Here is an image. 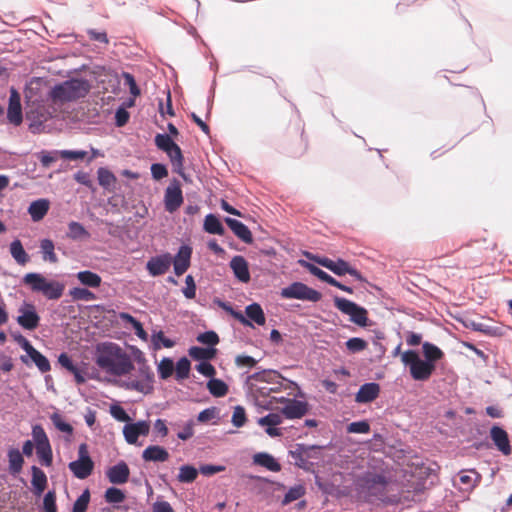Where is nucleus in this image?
<instances>
[{
  "label": "nucleus",
  "mask_w": 512,
  "mask_h": 512,
  "mask_svg": "<svg viewBox=\"0 0 512 512\" xmlns=\"http://www.w3.org/2000/svg\"><path fill=\"white\" fill-rule=\"evenodd\" d=\"M423 358L415 350H407L401 354L402 363L409 368L410 376L415 381L425 382L430 379L436 369V364L443 359L444 352L431 342L422 344Z\"/></svg>",
  "instance_id": "1"
},
{
  "label": "nucleus",
  "mask_w": 512,
  "mask_h": 512,
  "mask_svg": "<svg viewBox=\"0 0 512 512\" xmlns=\"http://www.w3.org/2000/svg\"><path fill=\"white\" fill-rule=\"evenodd\" d=\"M95 362L100 369L114 376L126 375L134 369L130 356L112 342L97 347Z\"/></svg>",
  "instance_id": "2"
},
{
  "label": "nucleus",
  "mask_w": 512,
  "mask_h": 512,
  "mask_svg": "<svg viewBox=\"0 0 512 512\" xmlns=\"http://www.w3.org/2000/svg\"><path fill=\"white\" fill-rule=\"evenodd\" d=\"M90 90L88 80L73 78L55 85L51 91V97L61 102H71L84 98Z\"/></svg>",
  "instance_id": "3"
},
{
  "label": "nucleus",
  "mask_w": 512,
  "mask_h": 512,
  "mask_svg": "<svg viewBox=\"0 0 512 512\" xmlns=\"http://www.w3.org/2000/svg\"><path fill=\"white\" fill-rule=\"evenodd\" d=\"M23 283L33 292H41L48 300H58L62 297L65 285L59 281H48L42 274L31 272L23 277Z\"/></svg>",
  "instance_id": "4"
},
{
  "label": "nucleus",
  "mask_w": 512,
  "mask_h": 512,
  "mask_svg": "<svg viewBox=\"0 0 512 512\" xmlns=\"http://www.w3.org/2000/svg\"><path fill=\"white\" fill-rule=\"evenodd\" d=\"M334 305L343 314L348 315L351 322L360 327H366L368 325V312L364 307L351 300L338 296L334 297Z\"/></svg>",
  "instance_id": "5"
},
{
  "label": "nucleus",
  "mask_w": 512,
  "mask_h": 512,
  "mask_svg": "<svg viewBox=\"0 0 512 512\" xmlns=\"http://www.w3.org/2000/svg\"><path fill=\"white\" fill-rule=\"evenodd\" d=\"M280 295L285 299L306 300L311 302H318L322 298V294L319 291L308 287L302 282H293L287 287L282 288Z\"/></svg>",
  "instance_id": "6"
},
{
  "label": "nucleus",
  "mask_w": 512,
  "mask_h": 512,
  "mask_svg": "<svg viewBox=\"0 0 512 512\" xmlns=\"http://www.w3.org/2000/svg\"><path fill=\"white\" fill-rule=\"evenodd\" d=\"M184 198L181 190L180 182L174 178L165 189L164 206L169 213H174L183 204Z\"/></svg>",
  "instance_id": "7"
},
{
  "label": "nucleus",
  "mask_w": 512,
  "mask_h": 512,
  "mask_svg": "<svg viewBox=\"0 0 512 512\" xmlns=\"http://www.w3.org/2000/svg\"><path fill=\"white\" fill-rule=\"evenodd\" d=\"M18 313L16 321L23 329L33 331L39 326L40 316L32 303L24 302Z\"/></svg>",
  "instance_id": "8"
},
{
  "label": "nucleus",
  "mask_w": 512,
  "mask_h": 512,
  "mask_svg": "<svg viewBox=\"0 0 512 512\" xmlns=\"http://www.w3.org/2000/svg\"><path fill=\"white\" fill-rule=\"evenodd\" d=\"M321 449L322 446L319 445L297 443L294 450L289 451V455L294 460V464L297 467L307 470L309 466L308 459L314 458L313 452Z\"/></svg>",
  "instance_id": "9"
},
{
  "label": "nucleus",
  "mask_w": 512,
  "mask_h": 512,
  "mask_svg": "<svg viewBox=\"0 0 512 512\" xmlns=\"http://www.w3.org/2000/svg\"><path fill=\"white\" fill-rule=\"evenodd\" d=\"M277 401L284 403L281 414L287 419H300L308 412L309 405L306 401L280 397Z\"/></svg>",
  "instance_id": "10"
},
{
  "label": "nucleus",
  "mask_w": 512,
  "mask_h": 512,
  "mask_svg": "<svg viewBox=\"0 0 512 512\" xmlns=\"http://www.w3.org/2000/svg\"><path fill=\"white\" fill-rule=\"evenodd\" d=\"M7 119L14 126H19L23 121L21 96L16 88H10Z\"/></svg>",
  "instance_id": "11"
},
{
  "label": "nucleus",
  "mask_w": 512,
  "mask_h": 512,
  "mask_svg": "<svg viewBox=\"0 0 512 512\" xmlns=\"http://www.w3.org/2000/svg\"><path fill=\"white\" fill-rule=\"evenodd\" d=\"M172 260L173 257L170 253H163L151 257L146 263V269L153 277L163 275L169 270Z\"/></svg>",
  "instance_id": "12"
},
{
  "label": "nucleus",
  "mask_w": 512,
  "mask_h": 512,
  "mask_svg": "<svg viewBox=\"0 0 512 512\" xmlns=\"http://www.w3.org/2000/svg\"><path fill=\"white\" fill-rule=\"evenodd\" d=\"M279 379H283L281 375L275 370H262L255 372L246 377L245 386L248 391L253 388V386H258L257 383H266V384H279Z\"/></svg>",
  "instance_id": "13"
},
{
  "label": "nucleus",
  "mask_w": 512,
  "mask_h": 512,
  "mask_svg": "<svg viewBox=\"0 0 512 512\" xmlns=\"http://www.w3.org/2000/svg\"><path fill=\"white\" fill-rule=\"evenodd\" d=\"M150 424L148 421L140 420L135 423L126 424L123 428V435L127 443L135 444L139 436L148 435Z\"/></svg>",
  "instance_id": "14"
},
{
  "label": "nucleus",
  "mask_w": 512,
  "mask_h": 512,
  "mask_svg": "<svg viewBox=\"0 0 512 512\" xmlns=\"http://www.w3.org/2000/svg\"><path fill=\"white\" fill-rule=\"evenodd\" d=\"M192 248L189 245H181L176 256L173 258L172 263L174 266V273L177 276L183 275L191 264Z\"/></svg>",
  "instance_id": "15"
},
{
  "label": "nucleus",
  "mask_w": 512,
  "mask_h": 512,
  "mask_svg": "<svg viewBox=\"0 0 512 512\" xmlns=\"http://www.w3.org/2000/svg\"><path fill=\"white\" fill-rule=\"evenodd\" d=\"M490 437L496 446V448L503 454V455H510L511 454V445L508 433L505 429L498 425L492 426L490 429Z\"/></svg>",
  "instance_id": "16"
},
{
  "label": "nucleus",
  "mask_w": 512,
  "mask_h": 512,
  "mask_svg": "<svg viewBox=\"0 0 512 512\" xmlns=\"http://www.w3.org/2000/svg\"><path fill=\"white\" fill-rule=\"evenodd\" d=\"M130 470L126 462L119 461L106 471L108 480L115 485H121L128 481Z\"/></svg>",
  "instance_id": "17"
},
{
  "label": "nucleus",
  "mask_w": 512,
  "mask_h": 512,
  "mask_svg": "<svg viewBox=\"0 0 512 512\" xmlns=\"http://www.w3.org/2000/svg\"><path fill=\"white\" fill-rule=\"evenodd\" d=\"M380 394V385L376 382L364 383L360 386L355 396V401L366 404L374 401Z\"/></svg>",
  "instance_id": "18"
},
{
  "label": "nucleus",
  "mask_w": 512,
  "mask_h": 512,
  "mask_svg": "<svg viewBox=\"0 0 512 512\" xmlns=\"http://www.w3.org/2000/svg\"><path fill=\"white\" fill-rule=\"evenodd\" d=\"M230 268L232 269L234 276L241 282L247 283L250 280V272L248 262L241 255L234 256L230 261Z\"/></svg>",
  "instance_id": "19"
},
{
  "label": "nucleus",
  "mask_w": 512,
  "mask_h": 512,
  "mask_svg": "<svg viewBox=\"0 0 512 512\" xmlns=\"http://www.w3.org/2000/svg\"><path fill=\"white\" fill-rule=\"evenodd\" d=\"M227 226L232 230V232L244 243L251 244L253 242V236L250 229L241 221L226 217L224 219Z\"/></svg>",
  "instance_id": "20"
},
{
  "label": "nucleus",
  "mask_w": 512,
  "mask_h": 512,
  "mask_svg": "<svg viewBox=\"0 0 512 512\" xmlns=\"http://www.w3.org/2000/svg\"><path fill=\"white\" fill-rule=\"evenodd\" d=\"M314 260L321 266L327 268L337 276H343L346 274L349 263L341 258L332 260L328 257H316Z\"/></svg>",
  "instance_id": "21"
},
{
  "label": "nucleus",
  "mask_w": 512,
  "mask_h": 512,
  "mask_svg": "<svg viewBox=\"0 0 512 512\" xmlns=\"http://www.w3.org/2000/svg\"><path fill=\"white\" fill-rule=\"evenodd\" d=\"M68 468L76 478L86 479L91 475L94 463L92 459H87V461L75 460L68 464Z\"/></svg>",
  "instance_id": "22"
},
{
  "label": "nucleus",
  "mask_w": 512,
  "mask_h": 512,
  "mask_svg": "<svg viewBox=\"0 0 512 512\" xmlns=\"http://www.w3.org/2000/svg\"><path fill=\"white\" fill-rule=\"evenodd\" d=\"M142 458L146 462H165L169 459V453L162 446L150 445L142 452Z\"/></svg>",
  "instance_id": "23"
},
{
  "label": "nucleus",
  "mask_w": 512,
  "mask_h": 512,
  "mask_svg": "<svg viewBox=\"0 0 512 512\" xmlns=\"http://www.w3.org/2000/svg\"><path fill=\"white\" fill-rule=\"evenodd\" d=\"M49 201L47 199H38L33 201L28 207V213L34 222L42 220L49 210Z\"/></svg>",
  "instance_id": "24"
},
{
  "label": "nucleus",
  "mask_w": 512,
  "mask_h": 512,
  "mask_svg": "<svg viewBox=\"0 0 512 512\" xmlns=\"http://www.w3.org/2000/svg\"><path fill=\"white\" fill-rule=\"evenodd\" d=\"M253 461L271 472H279L281 470L280 463L269 453L260 452L254 455Z\"/></svg>",
  "instance_id": "25"
},
{
  "label": "nucleus",
  "mask_w": 512,
  "mask_h": 512,
  "mask_svg": "<svg viewBox=\"0 0 512 512\" xmlns=\"http://www.w3.org/2000/svg\"><path fill=\"white\" fill-rule=\"evenodd\" d=\"M32 473V486L34 488V494L40 496L47 486V476L46 474L37 466L33 465L31 467Z\"/></svg>",
  "instance_id": "26"
},
{
  "label": "nucleus",
  "mask_w": 512,
  "mask_h": 512,
  "mask_svg": "<svg viewBox=\"0 0 512 512\" xmlns=\"http://www.w3.org/2000/svg\"><path fill=\"white\" fill-rule=\"evenodd\" d=\"M139 355L137 356V361L139 363L138 367V377L140 378L143 383H146L149 385V387H153L154 383V373L149 367V365L146 363L145 358L141 351H138Z\"/></svg>",
  "instance_id": "27"
},
{
  "label": "nucleus",
  "mask_w": 512,
  "mask_h": 512,
  "mask_svg": "<svg viewBox=\"0 0 512 512\" xmlns=\"http://www.w3.org/2000/svg\"><path fill=\"white\" fill-rule=\"evenodd\" d=\"M9 462V472L11 475H18L23 467L24 458L22 453L17 448H10L7 452Z\"/></svg>",
  "instance_id": "28"
},
{
  "label": "nucleus",
  "mask_w": 512,
  "mask_h": 512,
  "mask_svg": "<svg viewBox=\"0 0 512 512\" xmlns=\"http://www.w3.org/2000/svg\"><path fill=\"white\" fill-rule=\"evenodd\" d=\"M99 185L106 191L113 192L117 182L116 176L106 167H100L97 170Z\"/></svg>",
  "instance_id": "29"
},
{
  "label": "nucleus",
  "mask_w": 512,
  "mask_h": 512,
  "mask_svg": "<svg viewBox=\"0 0 512 512\" xmlns=\"http://www.w3.org/2000/svg\"><path fill=\"white\" fill-rule=\"evenodd\" d=\"M203 229L209 234H215L220 236L225 234V228L222 225L221 221L216 215L212 213L205 216Z\"/></svg>",
  "instance_id": "30"
},
{
  "label": "nucleus",
  "mask_w": 512,
  "mask_h": 512,
  "mask_svg": "<svg viewBox=\"0 0 512 512\" xmlns=\"http://www.w3.org/2000/svg\"><path fill=\"white\" fill-rule=\"evenodd\" d=\"M76 276L82 285L90 288H98L102 282L101 277L90 270L80 271Z\"/></svg>",
  "instance_id": "31"
},
{
  "label": "nucleus",
  "mask_w": 512,
  "mask_h": 512,
  "mask_svg": "<svg viewBox=\"0 0 512 512\" xmlns=\"http://www.w3.org/2000/svg\"><path fill=\"white\" fill-rule=\"evenodd\" d=\"M246 318L249 321H254L258 325H264L266 322V318L263 312L262 307L258 303H251L249 304L246 309Z\"/></svg>",
  "instance_id": "32"
},
{
  "label": "nucleus",
  "mask_w": 512,
  "mask_h": 512,
  "mask_svg": "<svg viewBox=\"0 0 512 512\" xmlns=\"http://www.w3.org/2000/svg\"><path fill=\"white\" fill-rule=\"evenodd\" d=\"M10 253L14 260L20 265H24L29 261V256L19 239H15L11 242Z\"/></svg>",
  "instance_id": "33"
},
{
  "label": "nucleus",
  "mask_w": 512,
  "mask_h": 512,
  "mask_svg": "<svg viewBox=\"0 0 512 512\" xmlns=\"http://www.w3.org/2000/svg\"><path fill=\"white\" fill-rule=\"evenodd\" d=\"M458 476L460 483L463 485L462 490L465 491L472 490L480 479V475L475 470L460 471Z\"/></svg>",
  "instance_id": "34"
},
{
  "label": "nucleus",
  "mask_w": 512,
  "mask_h": 512,
  "mask_svg": "<svg viewBox=\"0 0 512 512\" xmlns=\"http://www.w3.org/2000/svg\"><path fill=\"white\" fill-rule=\"evenodd\" d=\"M54 249L55 247L52 240L45 238L40 241V250L44 261H48L50 263H56L58 261Z\"/></svg>",
  "instance_id": "35"
},
{
  "label": "nucleus",
  "mask_w": 512,
  "mask_h": 512,
  "mask_svg": "<svg viewBox=\"0 0 512 512\" xmlns=\"http://www.w3.org/2000/svg\"><path fill=\"white\" fill-rule=\"evenodd\" d=\"M207 389L214 397H223L228 392V385L223 380L212 377L207 382Z\"/></svg>",
  "instance_id": "36"
},
{
  "label": "nucleus",
  "mask_w": 512,
  "mask_h": 512,
  "mask_svg": "<svg viewBox=\"0 0 512 512\" xmlns=\"http://www.w3.org/2000/svg\"><path fill=\"white\" fill-rule=\"evenodd\" d=\"M36 454L41 465L49 467L53 462V453L50 443L45 445H36Z\"/></svg>",
  "instance_id": "37"
},
{
  "label": "nucleus",
  "mask_w": 512,
  "mask_h": 512,
  "mask_svg": "<svg viewBox=\"0 0 512 512\" xmlns=\"http://www.w3.org/2000/svg\"><path fill=\"white\" fill-rule=\"evenodd\" d=\"M199 471L192 465H182L179 468L177 479L180 483H192L196 480Z\"/></svg>",
  "instance_id": "38"
},
{
  "label": "nucleus",
  "mask_w": 512,
  "mask_h": 512,
  "mask_svg": "<svg viewBox=\"0 0 512 512\" xmlns=\"http://www.w3.org/2000/svg\"><path fill=\"white\" fill-rule=\"evenodd\" d=\"M67 236L72 240H79L83 238H88L90 234L81 223L71 221L68 224Z\"/></svg>",
  "instance_id": "39"
},
{
  "label": "nucleus",
  "mask_w": 512,
  "mask_h": 512,
  "mask_svg": "<svg viewBox=\"0 0 512 512\" xmlns=\"http://www.w3.org/2000/svg\"><path fill=\"white\" fill-rule=\"evenodd\" d=\"M215 354L214 348H203L198 346H193L189 349V355L199 361H207L213 358Z\"/></svg>",
  "instance_id": "40"
},
{
  "label": "nucleus",
  "mask_w": 512,
  "mask_h": 512,
  "mask_svg": "<svg viewBox=\"0 0 512 512\" xmlns=\"http://www.w3.org/2000/svg\"><path fill=\"white\" fill-rule=\"evenodd\" d=\"M175 376L177 380L188 378L191 369V362L187 357L180 358L175 366Z\"/></svg>",
  "instance_id": "41"
},
{
  "label": "nucleus",
  "mask_w": 512,
  "mask_h": 512,
  "mask_svg": "<svg viewBox=\"0 0 512 512\" xmlns=\"http://www.w3.org/2000/svg\"><path fill=\"white\" fill-rule=\"evenodd\" d=\"M31 360L35 363L40 372L46 373L51 369L50 362L46 356L35 349L31 354L28 355Z\"/></svg>",
  "instance_id": "42"
},
{
  "label": "nucleus",
  "mask_w": 512,
  "mask_h": 512,
  "mask_svg": "<svg viewBox=\"0 0 512 512\" xmlns=\"http://www.w3.org/2000/svg\"><path fill=\"white\" fill-rule=\"evenodd\" d=\"M50 419L57 430L67 434L68 436H72L74 431L73 426L66 422L59 413H53L50 416Z\"/></svg>",
  "instance_id": "43"
},
{
  "label": "nucleus",
  "mask_w": 512,
  "mask_h": 512,
  "mask_svg": "<svg viewBox=\"0 0 512 512\" xmlns=\"http://www.w3.org/2000/svg\"><path fill=\"white\" fill-rule=\"evenodd\" d=\"M69 294L73 300H82L87 302L96 300L95 293L87 288L74 287L69 291Z\"/></svg>",
  "instance_id": "44"
},
{
  "label": "nucleus",
  "mask_w": 512,
  "mask_h": 512,
  "mask_svg": "<svg viewBox=\"0 0 512 512\" xmlns=\"http://www.w3.org/2000/svg\"><path fill=\"white\" fill-rule=\"evenodd\" d=\"M125 497L126 496H125L124 491L117 487H114V486L109 487L105 491V495H104L105 501L110 504L121 503L125 500Z\"/></svg>",
  "instance_id": "45"
},
{
  "label": "nucleus",
  "mask_w": 512,
  "mask_h": 512,
  "mask_svg": "<svg viewBox=\"0 0 512 512\" xmlns=\"http://www.w3.org/2000/svg\"><path fill=\"white\" fill-rule=\"evenodd\" d=\"M155 144L160 150L166 154H170V149L174 147L175 142L169 134L159 133L155 136Z\"/></svg>",
  "instance_id": "46"
},
{
  "label": "nucleus",
  "mask_w": 512,
  "mask_h": 512,
  "mask_svg": "<svg viewBox=\"0 0 512 512\" xmlns=\"http://www.w3.org/2000/svg\"><path fill=\"white\" fill-rule=\"evenodd\" d=\"M305 494V487L301 484L295 485L286 492L282 504L287 505L295 500L300 499Z\"/></svg>",
  "instance_id": "47"
},
{
  "label": "nucleus",
  "mask_w": 512,
  "mask_h": 512,
  "mask_svg": "<svg viewBox=\"0 0 512 512\" xmlns=\"http://www.w3.org/2000/svg\"><path fill=\"white\" fill-rule=\"evenodd\" d=\"M263 384L264 385L253 386V388H251V390L249 392L253 393L255 395L266 397V396H269L273 392H278L281 388L280 382H279V384H266V383H263Z\"/></svg>",
  "instance_id": "48"
},
{
  "label": "nucleus",
  "mask_w": 512,
  "mask_h": 512,
  "mask_svg": "<svg viewBox=\"0 0 512 512\" xmlns=\"http://www.w3.org/2000/svg\"><path fill=\"white\" fill-rule=\"evenodd\" d=\"M157 371L161 379L165 380L169 378L174 371V363L172 359L164 357L158 364Z\"/></svg>",
  "instance_id": "49"
},
{
  "label": "nucleus",
  "mask_w": 512,
  "mask_h": 512,
  "mask_svg": "<svg viewBox=\"0 0 512 512\" xmlns=\"http://www.w3.org/2000/svg\"><path fill=\"white\" fill-rule=\"evenodd\" d=\"M90 502V492L85 489L73 504L72 512H86Z\"/></svg>",
  "instance_id": "50"
},
{
  "label": "nucleus",
  "mask_w": 512,
  "mask_h": 512,
  "mask_svg": "<svg viewBox=\"0 0 512 512\" xmlns=\"http://www.w3.org/2000/svg\"><path fill=\"white\" fill-rule=\"evenodd\" d=\"M127 389L134 390L143 394H149L153 391L154 387H149L139 379H130L125 383Z\"/></svg>",
  "instance_id": "51"
},
{
  "label": "nucleus",
  "mask_w": 512,
  "mask_h": 512,
  "mask_svg": "<svg viewBox=\"0 0 512 512\" xmlns=\"http://www.w3.org/2000/svg\"><path fill=\"white\" fill-rule=\"evenodd\" d=\"M152 342L156 349L160 348V344H162L165 348H171L175 345V342L167 337H165L163 331H154L152 334Z\"/></svg>",
  "instance_id": "52"
},
{
  "label": "nucleus",
  "mask_w": 512,
  "mask_h": 512,
  "mask_svg": "<svg viewBox=\"0 0 512 512\" xmlns=\"http://www.w3.org/2000/svg\"><path fill=\"white\" fill-rule=\"evenodd\" d=\"M54 153L66 160H79L85 158L87 155L85 150H60Z\"/></svg>",
  "instance_id": "53"
},
{
  "label": "nucleus",
  "mask_w": 512,
  "mask_h": 512,
  "mask_svg": "<svg viewBox=\"0 0 512 512\" xmlns=\"http://www.w3.org/2000/svg\"><path fill=\"white\" fill-rule=\"evenodd\" d=\"M246 420L247 419H246L245 409L242 406L237 405L233 411V415H232V419H231L232 424L235 427L240 428L245 425Z\"/></svg>",
  "instance_id": "54"
},
{
  "label": "nucleus",
  "mask_w": 512,
  "mask_h": 512,
  "mask_svg": "<svg viewBox=\"0 0 512 512\" xmlns=\"http://www.w3.org/2000/svg\"><path fill=\"white\" fill-rule=\"evenodd\" d=\"M257 422L260 426L272 427L281 424L282 417L278 413H269L264 417L259 418Z\"/></svg>",
  "instance_id": "55"
},
{
  "label": "nucleus",
  "mask_w": 512,
  "mask_h": 512,
  "mask_svg": "<svg viewBox=\"0 0 512 512\" xmlns=\"http://www.w3.org/2000/svg\"><path fill=\"white\" fill-rule=\"evenodd\" d=\"M43 509L45 512H57L56 493L54 490H49L43 499Z\"/></svg>",
  "instance_id": "56"
},
{
  "label": "nucleus",
  "mask_w": 512,
  "mask_h": 512,
  "mask_svg": "<svg viewBox=\"0 0 512 512\" xmlns=\"http://www.w3.org/2000/svg\"><path fill=\"white\" fill-rule=\"evenodd\" d=\"M349 433L367 434L370 432V425L366 420L355 421L347 426Z\"/></svg>",
  "instance_id": "57"
},
{
  "label": "nucleus",
  "mask_w": 512,
  "mask_h": 512,
  "mask_svg": "<svg viewBox=\"0 0 512 512\" xmlns=\"http://www.w3.org/2000/svg\"><path fill=\"white\" fill-rule=\"evenodd\" d=\"M56 150L53 151H47V150H41L36 154L37 158L39 159L41 165L45 168L50 167V165L57 160V156L55 155Z\"/></svg>",
  "instance_id": "58"
},
{
  "label": "nucleus",
  "mask_w": 512,
  "mask_h": 512,
  "mask_svg": "<svg viewBox=\"0 0 512 512\" xmlns=\"http://www.w3.org/2000/svg\"><path fill=\"white\" fill-rule=\"evenodd\" d=\"M32 436H33V440L35 442V446L36 445H45V444L50 443L49 439L46 435V432L41 425L33 426Z\"/></svg>",
  "instance_id": "59"
},
{
  "label": "nucleus",
  "mask_w": 512,
  "mask_h": 512,
  "mask_svg": "<svg viewBox=\"0 0 512 512\" xmlns=\"http://www.w3.org/2000/svg\"><path fill=\"white\" fill-rule=\"evenodd\" d=\"M218 418H219V411L214 406L202 410L197 416V420L201 423H206L211 420L218 419Z\"/></svg>",
  "instance_id": "60"
},
{
  "label": "nucleus",
  "mask_w": 512,
  "mask_h": 512,
  "mask_svg": "<svg viewBox=\"0 0 512 512\" xmlns=\"http://www.w3.org/2000/svg\"><path fill=\"white\" fill-rule=\"evenodd\" d=\"M197 340L200 343L210 346L209 348H213V346L219 343V337L214 331H206L199 334Z\"/></svg>",
  "instance_id": "61"
},
{
  "label": "nucleus",
  "mask_w": 512,
  "mask_h": 512,
  "mask_svg": "<svg viewBox=\"0 0 512 512\" xmlns=\"http://www.w3.org/2000/svg\"><path fill=\"white\" fill-rule=\"evenodd\" d=\"M73 178L74 180L81 184V185H84L85 187H87L88 189H90L91 191H95V186H94V183L90 177V174L88 172H84V171H77L74 175H73Z\"/></svg>",
  "instance_id": "62"
},
{
  "label": "nucleus",
  "mask_w": 512,
  "mask_h": 512,
  "mask_svg": "<svg viewBox=\"0 0 512 512\" xmlns=\"http://www.w3.org/2000/svg\"><path fill=\"white\" fill-rule=\"evenodd\" d=\"M366 346V341L359 337H353L346 341V348L352 353L360 352L364 350Z\"/></svg>",
  "instance_id": "63"
},
{
  "label": "nucleus",
  "mask_w": 512,
  "mask_h": 512,
  "mask_svg": "<svg viewBox=\"0 0 512 512\" xmlns=\"http://www.w3.org/2000/svg\"><path fill=\"white\" fill-rule=\"evenodd\" d=\"M150 170L155 180H161L168 175L167 167L162 163H153Z\"/></svg>",
  "instance_id": "64"
}]
</instances>
